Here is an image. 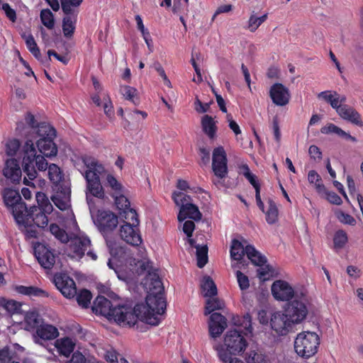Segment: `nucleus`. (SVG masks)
<instances>
[{
	"mask_svg": "<svg viewBox=\"0 0 363 363\" xmlns=\"http://www.w3.org/2000/svg\"><path fill=\"white\" fill-rule=\"evenodd\" d=\"M25 122L20 121L16 124V131L21 135L25 136L27 140L35 139L36 136L40 133V130L43 125H50L43 122H38L35 116L30 112H27L24 117Z\"/></svg>",
	"mask_w": 363,
	"mask_h": 363,
	"instance_id": "1a4fd4ad",
	"label": "nucleus"
},
{
	"mask_svg": "<svg viewBox=\"0 0 363 363\" xmlns=\"http://www.w3.org/2000/svg\"><path fill=\"white\" fill-rule=\"evenodd\" d=\"M267 19V13L258 17L253 11L248 20L247 29L252 33L255 32Z\"/></svg>",
	"mask_w": 363,
	"mask_h": 363,
	"instance_id": "a18cd8bd",
	"label": "nucleus"
},
{
	"mask_svg": "<svg viewBox=\"0 0 363 363\" xmlns=\"http://www.w3.org/2000/svg\"><path fill=\"white\" fill-rule=\"evenodd\" d=\"M320 132L323 134H331L335 133L338 136L345 138V140H351L353 143L357 142L355 137L352 136L350 133H346L338 126L333 123H329L321 128Z\"/></svg>",
	"mask_w": 363,
	"mask_h": 363,
	"instance_id": "cd10ccee",
	"label": "nucleus"
},
{
	"mask_svg": "<svg viewBox=\"0 0 363 363\" xmlns=\"http://www.w3.org/2000/svg\"><path fill=\"white\" fill-rule=\"evenodd\" d=\"M196 260L197 267L199 268H203L208 262V247L196 246Z\"/></svg>",
	"mask_w": 363,
	"mask_h": 363,
	"instance_id": "09e8293b",
	"label": "nucleus"
},
{
	"mask_svg": "<svg viewBox=\"0 0 363 363\" xmlns=\"http://www.w3.org/2000/svg\"><path fill=\"white\" fill-rule=\"evenodd\" d=\"M112 196L114 198L115 204L120 212H123L130 207V201L123 195V193L112 195Z\"/></svg>",
	"mask_w": 363,
	"mask_h": 363,
	"instance_id": "864d4df0",
	"label": "nucleus"
},
{
	"mask_svg": "<svg viewBox=\"0 0 363 363\" xmlns=\"http://www.w3.org/2000/svg\"><path fill=\"white\" fill-rule=\"evenodd\" d=\"M23 169L20 167L16 159H8L3 169L4 176L13 184H19L21 181Z\"/></svg>",
	"mask_w": 363,
	"mask_h": 363,
	"instance_id": "aec40b11",
	"label": "nucleus"
},
{
	"mask_svg": "<svg viewBox=\"0 0 363 363\" xmlns=\"http://www.w3.org/2000/svg\"><path fill=\"white\" fill-rule=\"evenodd\" d=\"M99 226L104 232L112 231L118 223V217L112 212L103 211L98 216Z\"/></svg>",
	"mask_w": 363,
	"mask_h": 363,
	"instance_id": "4be33fe9",
	"label": "nucleus"
},
{
	"mask_svg": "<svg viewBox=\"0 0 363 363\" xmlns=\"http://www.w3.org/2000/svg\"><path fill=\"white\" fill-rule=\"evenodd\" d=\"M3 199L6 206L11 207L21 201L19 193L11 189H5L3 192Z\"/></svg>",
	"mask_w": 363,
	"mask_h": 363,
	"instance_id": "c9c22d12",
	"label": "nucleus"
},
{
	"mask_svg": "<svg viewBox=\"0 0 363 363\" xmlns=\"http://www.w3.org/2000/svg\"><path fill=\"white\" fill-rule=\"evenodd\" d=\"M212 170L218 179H225L228 173L226 152L222 146L216 147L213 151Z\"/></svg>",
	"mask_w": 363,
	"mask_h": 363,
	"instance_id": "9b49d317",
	"label": "nucleus"
},
{
	"mask_svg": "<svg viewBox=\"0 0 363 363\" xmlns=\"http://www.w3.org/2000/svg\"><path fill=\"white\" fill-rule=\"evenodd\" d=\"M52 209V206L49 201H47L44 208L36 207V206H31L28 213V220L31 219L36 226L43 228L48 224L47 214H50Z\"/></svg>",
	"mask_w": 363,
	"mask_h": 363,
	"instance_id": "ddd939ff",
	"label": "nucleus"
},
{
	"mask_svg": "<svg viewBox=\"0 0 363 363\" xmlns=\"http://www.w3.org/2000/svg\"><path fill=\"white\" fill-rule=\"evenodd\" d=\"M268 208L262 211L266 216V221L268 224L272 225L277 222L279 211L275 202L270 198L267 199Z\"/></svg>",
	"mask_w": 363,
	"mask_h": 363,
	"instance_id": "473e14b6",
	"label": "nucleus"
},
{
	"mask_svg": "<svg viewBox=\"0 0 363 363\" xmlns=\"http://www.w3.org/2000/svg\"><path fill=\"white\" fill-rule=\"evenodd\" d=\"M201 126L203 131L210 138H213L217 131V127L214 119L208 116L205 115L201 119Z\"/></svg>",
	"mask_w": 363,
	"mask_h": 363,
	"instance_id": "c756f323",
	"label": "nucleus"
},
{
	"mask_svg": "<svg viewBox=\"0 0 363 363\" xmlns=\"http://www.w3.org/2000/svg\"><path fill=\"white\" fill-rule=\"evenodd\" d=\"M236 277H237L239 287L242 291L246 290L249 288L250 281H249L247 276L244 274L240 271H237L236 272Z\"/></svg>",
	"mask_w": 363,
	"mask_h": 363,
	"instance_id": "680f3d73",
	"label": "nucleus"
},
{
	"mask_svg": "<svg viewBox=\"0 0 363 363\" xmlns=\"http://www.w3.org/2000/svg\"><path fill=\"white\" fill-rule=\"evenodd\" d=\"M40 20L42 23L48 29H52L55 26L54 15L52 11L48 9H43L40 11Z\"/></svg>",
	"mask_w": 363,
	"mask_h": 363,
	"instance_id": "8fccbe9b",
	"label": "nucleus"
},
{
	"mask_svg": "<svg viewBox=\"0 0 363 363\" xmlns=\"http://www.w3.org/2000/svg\"><path fill=\"white\" fill-rule=\"evenodd\" d=\"M92 311L95 314L104 315L108 320L121 326L130 327V323H133L135 318L130 313V304L113 303L103 296H98L95 298Z\"/></svg>",
	"mask_w": 363,
	"mask_h": 363,
	"instance_id": "7ed1b4c3",
	"label": "nucleus"
},
{
	"mask_svg": "<svg viewBox=\"0 0 363 363\" xmlns=\"http://www.w3.org/2000/svg\"><path fill=\"white\" fill-rule=\"evenodd\" d=\"M124 223H130L134 225H139L140 220L136 211L132 208H128L123 212H119Z\"/></svg>",
	"mask_w": 363,
	"mask_h": 363,
	"instance_id": "a19ab883",
	"label": "nucleus"
},
{
	"mask_svg": "<svg viewBox=\"0 0 363 363\" xmlns=\"http://www.w3.org/2000/svg\"><path fill=\"white\" fill-rule=\"evenodd\" d=\"M119 354L113 348L107 350L104 355V358L107 362L118 363Z\"/></svg>",
	"mask_w": 363,
	"mask_h": 363,
	"instance_id": "69168bd1",
	"label": "nucleus"
},
{
	"mask_svg": "<svg viewBox=\"0 0 363 363\" xmlns=\"http://www.w3.org/2000/svg\"><path fill=\"white\" fill-rule=\"evenodd\" d=\"M54 204L61 211H65L69 208V204L67 200H65L58 194L52 197Z\"/></svg>",
	"mask_w": 363,
	"mask_h": 363,
	"instance_id": "e2e57ef3",
	"label": "nucleus"
},
{
	"mask_svg": "<svg viewBox=\"0 0 363 363\" xmlns=\"http://www.w3.org/2000/svg\"><path fill=\"white\" fill-rule=\"evenodd\" d=\"M320 343V337L316 333L303 331L295 338L294 350L299 357L308 359L318 352Z\"/></svg>",
	"mask_w": 363,
	"mask_h": 363,
	"instance_id": "423d86ee",
	"label": "nucleus"
},
{
	"mask_svg": "<svg viewBox=\"0 0 363 363\" xmlns=\"http://www.w3.org/2000/svg\"><path fill=\"white\" fill-rule=\"evenodd\" d=\"M61 7L65 15H72L73 13L72 7H78L82 2V0H60Z\"/></svg>",
	"mask_w": 363,
	"mask_h": 363,
	"instance_id": "5fc2aeb1",
	"label": "nucleus"
},
{
	"mask_svg": "<svg viewBox=\"0 0 363 363\" xmlns=\"http://www.w3.org/2000/svg\"><path fill=\"white\" fill-rule=\"evenodd\" d=\"M120 92L126 100L131 101L134 105L140 104L138 90L135 88L128 85L121 86Z\"/></svg>",
	"mask_w": 363,
	"mask_h": 363,
	"instance_id": "f704fd0d",
	"label": "nucleus"
},
{
	"mask_svg": "<svg viewBox=\"0 0 363 363\" xmlns=\"http://www.w3.org/2000/svg\"><path fill=\"white\" fill-rule=\"evenodd\" d=\"M167 302L164 294H154L148 293L145 303H137L134 307L130 305V313H133L134 321L130 323V327L134 326L138 320H140L151 325H157L160 323L158 315L164 313Z\"/></svg>",
	"mask_w": 363,
	"mask_h": 363,
	"instance_id": "f03ea898",
	"label": "nucleus"
},
{
	"mask_svg": "<svg viewBox=\"0 0 363 363\" xmlns=\"http://www.w3.org/2000/svg\"><path fill=\"white\" fill-rule=\"evenodd\" d=\"M201 289L204 291L205 297H212L217 295V287L213 280L208 276L203 277Z\"/></svg>",
	"mask_w": 363,
	"mask_h": 363,
	"instance_id": "e433bc0d",
	"label": "nucleus"
},
{
	"mask_svg": "<svg viewBox=\"0 0 363 363\" xmlns=\"http://www.w3.org/2000/svg\"><path fill=\"white\" fill-rule=\"evenodd\" d=\"M76 19L71 15H66L62 20V31L66 38H70L73 35L75 30Z\"/></svg>",
	"mask_w": 363,
	"mask_h": 363,
	"instance_id": "37998d69",
	"label": "nucleus"
},
{
	"mask_svg": "<svg viewBox=\"0 0 363 363\" xmlns=\"http://www.w3.org/2000/svg\"><path fill=\"white\" fill-rule=\"evenodd\" d=\"M225 304L222 300L218 298L208 297L206 302L204 314L206 315L213 313L214 311L223 309Z\"/></svg>",
	"mask_w": 363,
	"mask_h": 363,
	"instance_id": "58836bf2",
	"label": "nucleus"
},
{
	"mask_svg": "<svg viewBox=\"0 0 363 363\" xmlns=\"http://www.w3.org/2000/svg\"><path fill=\"white\" fill-rule=\"evenodd\" d=\"M120 236L122 240L133 246H139L142 243L138 225L123 223L120 228Z\"/></svg>",
	"mask_w": 363,
	"mask_h": 363,
	"instance_id": "f3484780",
	"label": "nucleus"
},
{
	"mask_svg": "<svg viewBox=\"0 0 363 363\" xmlns=\"http://www.w3.org/2000/svg\"><path fill=\"white\" fill-rule=\"evenodd\" d=\"M245 360L247 363H266L265 357L255 351H251Z\"/></svg>",
	"mask_w": 363,
	"mask_h": 363,
	"instance_id": "bf43d9fd",
	"label": "nucleus"
},
{
	"mask_svg": "<svg viewBox=\"0 0 363 363\" xmlns=\"http://www.w3.org/2000/svg\"><path fill=\"white\" fill-rule=\"evenodd\" d=\"M72 250L73 252L79 258H82L85 252L86 255L93 260H96V255L90 249L91 240L87 236L76 237L72 242Z\"/></svg>",
	"mask_w": 363,
	"mask_h": 363,
	"instance_id": "dca6fc26",
	"label": "nucleus"
},
{
	"mask_svg": "<svg viewBox=\"0 0 363 363\" xmlns=\"http://www.w3.org/2000/svg\"><path fill=\"white\" fill-rule=\"evenodd\" d=\"M21 143L18 139H12L7 142L6 152L8 155L13 156L19 150Z\"/></svg>",
	"mask_w": 363,
	"mask_h": 363,
	"instance_id": "13d9d810",
	"label": "nucleus"
},
{
	"mask_svg": "<svg viewBox=\"0 0 363 363\" xmlns=\"http://www.w3.org/2000/svg\"><path fill=\"white\" fill-rule=\"evenodd\" d=\"M56 347L60 354L68 357L74 349V344L71 339L65 337L57 341Z\"/></svg>",
	"mask_w": 363,
	"mask_h": 363,
	"instance_id": "72a5a7b5",
	"label": "nucleus"
},
{
	"mask_svg": "<svg viewBox=\"0 0 363 363\" xmlns=\"http://www.w3.org/2000/svg\"><path fill=\"white\" fill-rule=\"evenodd\" d=\"M83 162L86 167L84 177L89 193L95 197L103 199L104 191L101 184L100 175L105 172L104 167L96 159L89 156L83 157Z\"/></svg>",
	"mask_w": 363,
	"mask_h": 363,
	"instance_id": "39448f33",
	"label": "nucleus"
},
{
	"mask_svg": "<svg viewBox=\"0 0 363 363\" xmlns=\"http://www.w3.org/2000/svg\"><path fill=\"white\" fill-rule=\"evenodd\" d=\"M259 267L260 268L257 269V276L259 279L265 280L267 276L271 277L273 275L274 270L271 265L264 264Z\"/></svg>",
	"mask_w": 363,
	"mask_h": 363,
	"instance_id": "052dcab7",
	"label": "nucleus"
},
{
	"mask_svg": "<svg viewBox=\"0 0 363 363\" xmlns=\"http://www.w3.org/2000/svg\"><path fill=\"white\" fill-rule=\"evenodd\" d=\"M209 333L212 337H219L227 327V319L219 313H213L208 324Z\"/></svg>",
	"mask_w": 363,
	"mask_h": 363,
	"instance_id": "412c9836",
	"label": "nucleus"
},
{
	"mask_svg": "<svg viewBox=\"0 0 363 363\" xmlns=\"http://www.w3.org/2000/svg\"><path fill=\"white\" fill-rule=\"evenodd\" d=\"M50 232L55 235V237L62 242H67L68 237L66 232L60 228L56 223H52L50 225Z\"/></svg>",
	"mask_w": 363,
	"mask_h": 363,
	"instance_id": "4d7b16f0",
	"label": "nucleus"
},
{
	"mask_svg": "<svg viewBox=\"0 0 363 363\" xmlns=\"http://www.w3.org/2000/svg\"><path fill=\"white\" fill-rule=\"evenodd\" d=\"M22 38L26 41V47H27L28 50L33 54V55L36 59L40 60V59L41 57V53H40V49H39L33 35L29 34L27 35L26 34H23L22 35Z\"/></svg>",
	"mask_w": 363,
	"mask_h": 363,
	"instance_id": "ea45409f",
	"label": "nucleus"
},
{
	"mask_svg": "<svg viewBox=\"0 0 363 363\" xmlns=\"http://www.w3.org/2000/svg\"><path fill=\"white\" fill-rule=\"evenodd\" d=\"M2 10L4 11L6 17L13 23L16 21V13L14 9H13L8 3L2 4L1 5Z\"/></svg>",
	"mask_w": 363,
	"mask_h": 363,
	"instance_id": "338daca9",
	"label": "nucleus"
},
{
	"mask_svg": "<svg viewBox=\"0 0 363 363\" xmlns=\"http://www.w3.org/2000/svg\"><path fill=\"white\" fill-rule=\"evenodd\" d=\"M246 336L238 329L228 330L224 337L223 346L218 350V355L223 363H244L232 355H240L245 350L248 343Z\"/></svg>",
	"mask_w": 363,
	"mask_h": 363,
	"instance_id": "20e7f679",
	"label": "nucleus"
},
{
	"mask_svg": "<svg viewBox=\"0 0 363 363\" xmlns=\"http://www.w3.org/2000/svg\"><path fill=\"white\" fill-rule=\"evenodd\" d=\"M348 241L347 235L343 230L335 232L333 238L334 247L336 249H342Z\"/></svg>",
	"mask_w": 363,
	"mask_h": 363,
	"instance_id": "603ef678",
	"label": "nucleus"
},
{
	"mask_svg": "<svg viewBox=\"0 0 363 363\" xmlns=\"http://www.w3.org/2000/svg\"><path fill=\"white\" fill-rule=\"evenodd\" d=\"M269 96L274 104L283 106L289 103L290 93L284 84L275 83L270 88Z\"/></svg>",
	"mask_w": 363,
	"mask_h": 363,
	"instance_id": "6ab92c4d",
	"label": "nucleus"
},
{
	"mask_svg": "<svg viewBox=\"0 0 363 363\" xmlns=\"http://www.w3.org/2000/svg\"><path fill=\"white\" fill-rule=\"evenodd\" d=\"M326 194L327 200L335 205H340L342 203V199L335 192L325 191L324 192Z\"/></svg>",
	"mask_w": 363,
	"mask_h": 363,
	"instance_id": "774afa93",
	"label": "nucleus"
},
{
	"mask_svg": "<svg viewBox=\"0 0 363 363\" xmlns=\"http://www.w3.org/2000/svg\"><path fill=\"white\" fill-rule=\"evenodd\" d=\"M272 293L274 298L279 301H289L295 296L293 288L284 280H277L273 283Z\"/></svg>",
	"mask_w": 363,
	"mask_h": 363,
	"instance_id": "a211bd4d",
	"label": "nucleus"
},
{
	"mask_svg": "<svg viewBox=\"0 0 363 363\" xmlns=\"http://www.w3.org/2000/svg\"><path fill=\"white\" fill-rule=\"evenodd\" d=\"M306 303V297L303 294L300 296L296 295L291 301L287 303L284 313L294 324L299 323L306 318L308 314Z\"/></svg>",
	"mask_w": 363,
	"mask_h": 363,
	"instance_id": "6e6552de",
	"label": "nucleus"
},
{
	"mask_svg": "<svg viewBox=\"0 0 363 363\" xmlns=\"http://www.w3.org/2000/svg\"><path fill=\"white\" fill-rule=\"evenodd\" d=\"M142 272H147V274L145 277V284L148 285L150 291L154 294H159L164 291V286L158 273L155 270H152L150 262H143L140 265Z\"/></svg>",
	"mask_w": 363,
	"mask_h": 363,
	"instance_id": "f8f14e48",
	"label": "nucleus"
},
{
	"mask_svg": "<svg viewBox=\"0 0 363 363\" xmlns=\"http://www.w3.org/2000/svg\"><path fill=\"white\" fill-rule=\"evenodd\" d=\"M23 170L26 176L23 178V184L26 186L35 187L33 181L38 177V171L45 172L48 169V174L50 181L52 184V188L65 195L68 189L65 186L64 174L61 169L55 164L48 163L45 158L41 155H37L33 142L28 140L25 143L22 149Z\"/></svg>",
	"mask_w": 363,
	"mask_h": 363,
	"instance_id": "f257e3e1",
	"label": "nucleus"
},
{
	"mask_svg": "<svg viewBox=\"0 0 363 363\" xmlns=\"http://www.w3.org/2000/svg\"><path fill=\"white\" fill-rule=\"evenodd\" d=\"M16 291L18 294L28 296L30 297H48L49 294L48 291L34 286H23L19 285L16 286Z\"/></svg>",
	"mask_w": 363,
	"mask_h": 363,
	"instance_id": "a878e982",
	"label": "nucleus"
},
{
	"mask_svg": "<svg viewBox=\"0 0 363 363\" xmlns=\"http://www.w3.org/2000/svg\"><path fill=\"white\" fill-rule=\"evenodd\" d=\"M337 218L342 223L347 224L350 225H354L356 224V220L351 215L343 211L339 212L337 214Z\"/></svg>",
	"mask_w": 363,
	"mask_h": 363,
	"instance_id": "0e129e2a",
	"label": "nucleus"
},
{
	"mask_svg": "<svg viewBox=\"0 0 363 363\" xmlns=\"http://www.w3.org/2000/svg\"><path fill=\"white\" fill-rule=\"evenodd\" d=\"M245 252L247 258L256 266H262L267 263V258L262 255L254 246L247 245L245 247Z\"/></svg>",
	"mask_w": 363,
	"mask_h": 363,
	"instance_id": "c85d7f7f",
	"label": "nucleus"
},
{
	"mask_svg": "<svg viewBox=\"0 0 363 363\" xmlns=\"http://www.w3.org/2000/svg\"><path fill=\"white\" fill-rule=\"evenodd\" d=\"M0 306L3 307L10 313H17L21 309V303L12 299L0 298Z\"/></svg>",
	"mask_w": 363,
	"mask_h": 363,
	"instance_id": "c03bdc74",
	"label": "nucleus"
},
{
	"mask_svg": "<svg viewBox=\"0 0 363 363\" xmlns=\"http://www.w3.org/2000/svg\"><path fill=\"white\" fill-rule=\"evenodd\" d=\"M201 217L202 214L198 206L193 203L182 206L177 216V218L179 221H183L186 218L198 221L201 219Z\"/></svg>",
	"mask_w": 363,
	"mask_h": 363,
	"instance_id": "b1692460",
	"label": "nucleus"
},
{
	"mask_svg": "<svg viewBox=\"0 0 363 363\" xmlns=\"http://www.w3.org/2000/svg\"><path fill=\"white\" fill-rule=\"evenodd\" d=\"M246 255L245 247H243L241 242L238 240H233L230 247V256L232 259L240 261L244 255Z\"/></svg>",
	"mask_w": 363,
	"mask_h": 363,
	"instance_id": "4c0bfd02",
	"label": "nucleus"
},
{
	"mask_svg": "<svg viewBox=\"0 0 363 363\" xmlns=\"http://www.w3.org/2000/svg\"><path fill=\"white\" fill-rule=\"evenodd\" d=\"M172 199L175 204L180 206V208H182V206L192 203L191 197L180 191H174L172 195Z\"/></svg>",
	"mask_w": 363,
	"mask_h": 363,
	"instance_id": "3c124183",
	"label": "nucleus"
},
{
	"mask_svg": "<svg viewBox=\"0 0 363 363\" xmlns=\"http://www.w3.org/2000/svg\"><path fill=\"white\" fill-rule=\"evenodd\" d=\"M25 323L27 330H37L43 323V319L36 311H28L25 315Z\"/></svg>",
	"mask_w": 363,
	"mask_h": 363,
	"instance_id": "2f4dec72",
	"label": "nucleus"
},
{
	"mask_svg": "<svg viewBox=\"0 0 363 363\" xmlns=\"http://www.w3.org/2000/svg\"><path fill=\"white\" fill-rule=\"evenodd\" d=\"M335 110L342 118L360 127L363 125L360 115L353 108L349 106H339Z\"/></svg>",
	"mask_w": 363,
	"mask_h": 363,
	"instance_id": "5701e85b",
	"label": "nucleus"
},
{
	"mask_svg": "<svg viewBox=\"0 0 363 363\" xmlns=\"http://www.w3.org/2000/svg\"><path fill=\"white\" fill-rule=\"evenodd\" d=\"M337 96V93L336 91H325L320 92L318 97L324 99L326 102L330 104L333 108L336 109L339 106L337 105V101H336Z\"/></svg>",
	"mask_w": 363,
	"mask_h": 363,
	"instance_id": "6e6d98bb",
	"label": "nucleus"
},
{
	"mask_svg": "<svg viewBox=\"0 0 363 363\" xmlns=\"http://www.w3.org/2000/svg\"><path fill=\"white\" fill-rule=\"evenodd\" d=\"M245 177L249 181L255 190V199L258 208L264 211V203L262 202L260 196V184L259 183L256 175L252 173H247Z\"/></svg>",
	"mask_w": 363,
	"mask_h": 363,
	"instance_id": "7c9ffc66",
	"label": "nucleus"
},
{
	"mask_svg": "<svg viewBox=\"0 0 363 363\" xmlns=\"http://www.w3.org/2000/svg\"><path fill=\"white\" fill-rule=\"evenodd\" d=\"M34 255L39 264L44 269H51L55 263L53 252L45 245L38 242L34 245Z\"/></svg>",
	"mask_w": 363,
	"mask_h": 363,
	"instance_id": "4468645a",
	"label": "nucleus"
},
{
	"mask_svg": "<svg viewBox=\"0 0 363 363\" xmlns=\"http://www.w3.org/2000/svg\"><path fill=\"white\" fill-rule=\"evenodd\" d=\"M293 324L286 314L281 311L274 313L270 319L272 329L279 335H287Z\"/></svg>",
	"mask_w": 363,
	"mask_h": 363,
	"instance_id": "2eb2a0df",
	"label": "nucleus"
},
{
	"mask_svg": "<svg viewBox=\"0 0 363 363\" xmlns=\"http://www.w3.org/2000/svg\"><path fill=\"white\" fill-rule=\"evenodd\" d=\"M106 186H108L113 191L112 195L118 194L124 192L123 186L116 179V178L111 174L106 176Z\"/></svg>",
	"mask_w": 363,
	"mask_h": 363,
	"instance_id": "de8ad7c7",
	"label": "nucleus"
},
{
	"mask_svg": "<svg viewBox=\"0 0 363 363\" xmlns=\"http://www.w3.org/2000/svg\"><path fill=\"white\" fill-rule=\"evenodd\" d=\"M36 335L43 340L55 339L59 335V332L55 326L43 323L36 330Z\"/></svg>",
	"mask_w": 363,
	"mask_h": 363,
	"instance_id": "393cba45",
	"label": "nucleus"
},
{
	"mask_svg": "<svg viewBox=\"0 0 363 363\" xmlns=\"http://www.w3.org/2000/svg\"><path fill=\"white\" fill-rule=\"evenodd\" d=\"M53 283L65 298H73L77 295L76 284L67 273H55L53 276Z\"/></svg>",
	"mask_w": 363,
	"mask_h": 363,
	"instance_id": "9d476101",
	"label": "nucleus"
},
{
	"mask_svg": "<svg viewBox=\"0 0 363 363\" xmlns=\"http://www.w3.org/2000/svg\"><path fill=\"white\" fill-rule=\"evenodd\" d=\"M11 208L12 210V213L16 221L19 223L27 224L29 216H28V213L29 211H27L26 204L21 201L11 206Z\"/></svg>",
	"mask_w": 363,
	"mask_h": 363,
	"instance_id": "bb28decb",
	"label": "nucleus"
},
{
	"mask_svg": "<svg viewBox=\"0 0 363 363\" xmlns=\"http://www.w3.org/2000/svg\"><path fill=\"white\" fill-rule=\"evenodd\" d=\"M239 328L238 330H241L245 335H249L252 333V318L249 313L244 315L239 320L238 323H235Z\"/></svg>",
	"mask_w": 363,
	"mask_h": 363,
	"instance_id": "79ce46f5",
	"label": "nucleus"
},
{
	"mask_svg": "<svg viewBox=\"0 0 363 363\" xmlns=\"http://www.w3.org/2000/svg\"><path fill=\"white\" fill-rule=\"evenodd\" d=\"M75 297L79 306L87 308L90 305L92 294L90 291L87 289H82L79 293L77 292Z\"/></svg>",
	"mask_w": 363,
	"mask_h": 363,
	"instance_id": "49530a36",
	"label": "nucleus"
},
{
	"mask_svg": "<svg viewBox=\"0 0 363 363\" xmlns=\"http://www.w3.org/2000/svg\"><path fill=\"white\" fill-rule=\"evenodd\" d=\"M40 133L36 136L39 139L36 142V145L39 152L43 157H55L57 154V147L54 143V138L56 136V130L51 125H43L40 130Z\"/></svg>",
	"mask_w": 363,
	"mask_h": 363,
	"instance_id": "0eeeda50",
	"label": "nucleus"
}]
</instances>
